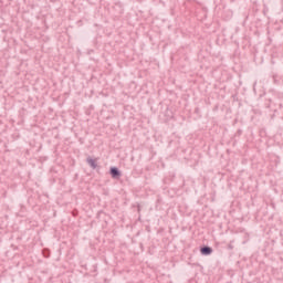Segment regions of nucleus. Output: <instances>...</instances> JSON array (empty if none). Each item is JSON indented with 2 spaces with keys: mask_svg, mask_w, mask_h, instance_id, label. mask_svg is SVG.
Instances as JSON below:
<instances>
[{
  "mask_svg": "<svg viewBox=\"0 0 283 283\" xmlns=\"http://www.w3.org/2000/svg\"><path fill=\"white\" fill-rule=\"evenodd\" d=\"M109 174L112 178H120V170L117 167H112Z\"/></svg>",
  "mask_w": 283,
  "mask_h": 283,
  "instance_id": "2",
  "label": "nucleus"
},
{
  "mask_svg": "<svg viewBox=\"0 0 283 283\" xmlns=\"http://www.w3.org/2000/svg\"><path fill=\"white\" fill-rule=\"evenodd\" d=\"M44 258H50V250L42 251Z\"/></svg>",
  "mask_w": 283,
  "mask_h": 283,
  "instance_id": "4",
  "label": "nucleus"
},
{
  "mask_svg": "<svg viewBox=\"0 0 283 283\" xmlns=\"http://www.w3.org/2000/svg\"><path fill=\"white\" fill-rule=\"evenodd\" d=\"M201 255H211L213 253V249L209 245H205L200 249Z\"/></svg>",
  "mask_w": 283,
  "mask_h": 283,
  "instance_id": "1",
  "label": "nucleus"
},
{
  "mask_svg": "<svg viewBox=\"0 0 283 283\" xmlns=\"http://www.w3.org/2000/svg\"><path fill=\"white\" fill-rule=\"evenodd\" d=\"M86 163H87V165H90V167H92V169H96V167H98V165L96 164V160H94L92 158H87Z\"/></svg>",
  "mask_w": 283,
  "mask_h": 283,
  "instance_id": "3",
  "label": "nucleus"
}]
</instances>
